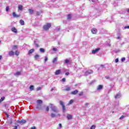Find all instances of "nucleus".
<instances>
[{
  "label": "nucleus",
  "instance_id": "1",
  "mask_svg": "<svg viewBox=\"0 0 129 129\" xmlns=\"http://www.w3.org/2000/svg\"><path fill=\"white\" fill-rule=\"evenodd\" d=\"M51 28V23H47L46 25L43 26V30L45 31H48L49 29Z\"/></svg>",
  "mask_w": 129,
  "mask_h": 129
},
{
  "label": "nucleus",
  "instance_id": "2",
  "mask_svg": "<svg viewBox=\"0 0 129 129\" xmlns=\"http://www.w3.org/2000/svg\"><path fill=\"white\" fill-rule=\"evenodd\" d=\"M60 105L62 106V109L63 112H66V108H65V105H64V102L62 101H59Z\"/></svg>",
  "mask_w": 129,
  "mask_h": 129
},
{
  "label": "nucleus",
  "instance_id": "3",
  "mask_svg": "<svg viewBox=\"0 0 129 129\" xmlns=\"http://www.w3.org/2000/svg\"><path fill=\"white\" fill-rule=\"evenodd\" d=\"M92 73H93V71L89 70L85 72L84 75L85 76H88V75H90V74H92Z\"/></svg>",
  "mask_w": 129,
  "mask_h": 129
},
{
  "label": "nucleus",
  "instance_id": "4",
  "mask_svg": "<svg viewBox=\"0 0 129 129\" xmlns=\"http://www.w3.org/2000/svg\"><path fill=\"white\" fill-rule=\"evenodd\" d=\"M50 108H51L52 111L54 112H57V108L53 104H50Z\"/></svg>",
  "mask_w": 129,
  "mask_h": 129
},
{
  "label": "nucleus",
  "instance_id": "5",
  "mask_svg": "<svg viewBox=\"0 0 129 129\" xmlns=\"http://www.w3.org/2000/svg\"><path fill=\"white\" fill-rule=\"evenodd\" d=\"M100 48L98 47L96 48L95 50H93L92 51V54H96L97 53H98V51H100Z\"/></svg>",
  "mask_w": 129,
  "mask_h": 129
},
{
  "label": "nucleus",
  "instance_id": "6",
  "mask_svg": "<svg viewBox=\"0 0 129 129\" xmlns=\"http://www.w3.org/2000/svg\"><path fill=\"white\" fill-rule=\"evenodd\" d=\"M26 122H27V121L25 120H19L18 121V123H20V124H24V123H26Z\"/></svg>",
  "mask_w": 129,
  "mask_h": 129
},
{
  "label": "nucleus",
  "instance_id": "7",
  "mask_svg": "<svg viewBox=\"0 0 129 129\" xmlns=\"http://www.w3.org/2000/svg\"><path fill=\"white\" fill-rule=\"evenodd\" d=\"M103 89V86L100 85L97 87V90H102Z\"/></svg>",
  "mask_w": 129,
  "mask_h": 129
},
{
  "label": "nucleus",
  "instance_id": "8",
  "mask_svg": "<svg viewBox=\"0 0 129 129\" xmlns=\"http://www.w3.org/2000/svg\"><path fill=\"white\" fill-rule=\"evenodd\" d=\"M91 32L92 34H95L97 33V29H96V28H93L91 29Z\"/></svg>",
  "mask_w": 129,
  "mask_h": 129
},
{
  "label": "nucleus",
  "instance_id": "9",
  "mask_svg": "<svg viewBox=\"0 0 129 129\" xmlns=\"http://www.w3.org/2000/svg\"><path fill=\"white\" fill-rule=\"evenodd\" d=\"M121 95H120V93H118L115 96V99H117V98H120Z\"/></svg>",
  "mask_w": 129,
  "mask_h": 129
},
{
  "label": "nucleus",
  "instance_id": "10",
  "mask_svg": "<svg viewBox=\"0 0 129 129\" xmlns=\"http://www.w3.org/2000/svg\"><path fill=\"white\" fill-rule=\"evenodd\" d=\"M35 51V49L32 48L31 49L29 50L28 51V55H31L32 53Z\"/></svg>",
  "mask_w": 129,
  "mask_h": 129
},
{
  "label": "nucleus",
  "instance_id": "11",
  "mask_svg": "<svg viewBox=\"0 0 129 129\" xmlns=\"http://www.w3.org/2000/svg\"><path fill=\"white\" fill-rule=\"evenodd\" d=\"M71 19H72V16H71V14H68L67 16L68 21H71Z\"/></svg>",
  "mask_w": 129,
  "mask_h": 129
},
{
  "label": "nucleus",
  "instance_id": "12",
  "mask_svg": "<svg viewBox=\"0 0 129 129\" xmlns=\"http://www.w3.org/2000/svg\"><path fill=\"white\" fill-rule=\"evenodd\" d=\"M13 16L14 17V18H19V17H20L21 15H17V14H16V12H14L13 13Z\"/></svg>",
  "mask_w": 129,
  "mask_h": 129
},
{
  "label": "nucleus",
  "instance_id": "13",
  "mask_svg": "<svg viewBox=\"0 0 129 129\" xmlns=\"http://www.w3.org/2000/svg\"><path fill=\"white\" fill-rule=\"evenodd\" d=\"M61 73V70H56L55 72V75H59Z\"/></svg>",
  "mask_w": 129,
  "mask_h": 129
},
{
  "label": "nucleus",
  "instance_id": "14",
  "mask_svg": "<svg viewBox=\"0 0 129 129\" xmlns=\"http://www.w3.org/2000/svg\"><path fill=\"white\" fill-rule=\"evenodd\" d=\"M71 93L72 94H73L74 95H75L76 94H77V93H78V90H75V91L72 92Z\"/></svg>",
  "mask_w": 129,
  "mask_h": 129
},
{
  "label": "nucleus",
  "instance_id": "15",
  "mask_svg": "<svg viewBox=\"0 0 129 129\" xmlns=\"http://www.w3.org/2000/svg\"><path fill=\"white\" fill-rule=\"evenodd\" d=\"M11 30L12 31V32H13L14 33H18V30H17V29L16 28V27H13L12 28Z\"/></svg>",
  "mask_w": 129,
  "mask_h": 129
},
{
  "label": "nucleus",
  "instance_id": "16",
  "mask_svg": "<svg viewBox=\"0 0 129 129\" xmlns=\"http://www.w3.org/2000/svg\"><path fill=\"white\" fill-rule=\"evenodd\" d=\"M20 24L21 25V26H24L25 25V22L23 20H20Z\"/></svg>",
  "mask_w": 129,
  "mask_h": 129
},
{
  "label": "nucleus",
  "instance_id": "17",
  "mask_svg": "<svg viewBox=\"0 0 129 129\" xmlns=\"http://www.w3.org/2000/svg\"><path fill=\"white\" fill-rule=\"evenodd\" d=\"M39 58H40V55L36 54L34 56V59L35 60H39Z\"/></svg>",
  "mask_w": 129,
  "mask_h": 129
},
{
  "label": "nucleus",
  "instance_id": "18",
  "mask_svg": "<svg viewBox=\"0 0 129 129\" xmlns=\"http://www.w3.org/2000/svg\"><path fill=\"white\" fill-rule=\"evenodd\" d=\"M18 10L19 11H23V6L22 5H19L18 6Z\"/></svg>",
  "mask_w": 129,
  "mask_h": 129
},
{
  "label": "nucleus",
  "instance_id": "19",
  "mask_svg": "<svg viewBox=\"0 0 129 129\" xmlns=\"http://www.w3.org/2000/svg\"><path fill=\"white\" fill-rule=\"evenodd\" d=\"M67 118L68 119H72V115H70V114H68L67 116Z\"/></svg>",
  "mask_w": 129,
  "mask_h": 129
},
{
  "label": "nucleus",
  "instance_id": "20",
  "mask_svg": "<svg viewBox=\"0 0 129 129\" xmlns=\"http://www.w3.org/2000/svg\"><path fill=\"white\" fill-rule=\"evenodd\" d=\"M73 102H74V100L73 99H71L68 103V105H70L71 104H72Z\"/></svg>",
  "mask_w": 129,
  "mask_h": 129
},
{
  "label": "nucleus",
  "instance_id": "21",
  "mask_svg": "<svg viewBox=\"0 0 129 129\" xmlns=\"http://www.w3.org/2000/svg\"><path fill=\"white\" fill-rule=\"evenodd\" d=\"M29 12L30 15H33L34 14V10L32 9H29Z\"/></svg>",
  "mask_w": 129,
  "mask_h": 129
},
{
  "label": "nucleus",
  "instance_id": "22",
  "mask_svg": "<svg viewBox=\"0 0 129 129\" xmlns=\"http://www.w3.org/2000/svg\"><path fill=\"white\" fill-rule=\"evenodd\" d=\"M15 54V52H14V51H11L9 52V55L10 56H13Z\"/></svg>",
  "mask_w": 129,
  "mask_h": 129
},
{
  "label": "nucleus",
  "instance_id": "23",
  "mask_svg": "<svg viewBox=\"0 0 129 129\" xmlns=\"http://www.w3.org/2000/svg\"><path fill=\"white\" fill-rule=\"evenodd\" d=\"M37 102L38 104H42V103H43V101H42L41 100H38L37 101Z\"/></svg>",
  "mask_w": 129,
  "mask_h": 129
},
{
  "label": "nucleus",
  "instance_id": "24",
  "mask_svg": "<svg viewBox=\"0 0 129 129\" xmlns=\"http://www.w3.org/2000/svg\"><path fill=\"white\" fill-rule=\"evenodd\" d=\"M34 44H35V47H36V48H39V44H38L37 43V41H36V40H34Z\"/></svg>",
  "mask_w": 129,
  "mask_h": 129
},
{
  "label": "nucleus",
  "instance_id": "25",
  "mask_svg": "<svg viewBox=\"0 0 129 129\" xmlns=\"http://www.w3.org/2000/svg\"><path fill=\"white\" fill-rule=\"evenodd\" d=\"M69 62H70V60H69V59H65L64 60V63L66 64H69Z\"/></svg>",
  "mask_w": 129,
  "mask_h": 129
},
{
  "label": "nucleus",
  "instance_id": "26",
  "mask_svg": "<svg viewBox=\"0 0 129 129\" xmlns=\"http://www.w3.org/2000/svg\"><path fill=\"white\" fill-rule=\"evenodd\" d=\"M50 116L51 117L53 118L54 117H56V114H54L53 113H52L51 114H50Z\"/></svg>",
  "mask_w": 129,
  "mask_h": 129
},
{
  "label": "nucleus",
  "instance_id": "27",
  "mask_svg": "<svg viewBox=\"0 0 129 129\" xmlns=\"http://www.w3.org/2000/svg\"><path fill=\"white\" fill-rule=\"evenodd\" d=\"M40 52H41L42 53H44L45 52V49L43 48H40Z\"/></svg>",
  "mask_w": 129,
  "mask_h": 129
},
{
  "label": "nucleus",
  "instance_id": "28",
  "mask_svg": "<svg viewBox=\"0 0 129 129\" xmlns=\"http://www.w3.org/2000/svg\"><path fill=\"white\" fill-rule=\"evenodd\" d=\"M56 61H57V57H55L52 60L53 64H54V63H56Z\"/></svg>",
  "mask_w": 129,
  "mask_h": 129
},
{
  "label": "nucleus",
  "instance_id": "29",
  "mask_svg": "<svg viewBox=\"0 0 129 129\" xmlns=\"http://www.w3.org/2000/svg\"><path fill=\"white\" fill-rule=\"evenodd\" d=\"M66 91H70V90H71V88L70 87L64 89Z\"/></svg>",
  "mask_w": 129,
  "mask_h": 129
},
{
  "label": "nucleus",
  "instance_id": "30",
  "mask_svg": "<svg viewBox=\"0 0 129 129\" xmlns=\"http://www.w3.org/2000/svg\"><path fill=\"white\" fill-rule=\"evenodd\" d=\"M15 75H17V76H19V75H21V73L20 72H17L15 73Z\"/></svg>",
  "mask_w": 129,
  "mask_h": 129
},
{
  "label": "nucleus",
  "instance_id": "31",
  "mask_svg": "<svg viewBox=\"0 0 129 129\" xmlns=\"http://www.w3.org/2000/svg\"><path fill=\"white\" fill-rule=\"evenodd\" d=\"M100 67L101 69H103L105 68L104 65H103V64H101L100 66Z\"/></svg>",
  "mask_w": 129,
  "mask_h": 129
},
{
  "label": "nucleus",
  "instance_id": "32",
  "mask_svg": "<svg viewBox=\"0 0 129 129\" xmlns=\"http://www.w3.org/2000/svg\"><path fill=\"white\" fill-rule=\"evenodd\" d=\"M30 90H34V86L33 85H31L30 87Z\"/></svg>",
  "mask_w": 129,
  "mask_h": 129
},
{
  "label": "nucleus",
  "instance_id": "33",
  "mask_svg": "<svg viewBox=\"0 0 129 129\" xmlns=\"http://www.w3.org/2000/svg\"><path fill=\"white\" fill-rule=\"evenodd\" d=\"M60 30V26H58L57 28H56V32H59Z\"/></svg>",
  "mask_w": 129,
  "mask_h": 129
},
{
  "label": "nucleus",
  "instance_id": "34",
  "mask_svg": "<svg viewBox=\"0 0 129 129\" xmlns=\"http://www.w3.org/2000/svg\"><path fill=\"white\" fill-rule=\"evenodd\" d=\"M5 97H2V98H1V99H0V103L2 102V101H3V100H5Z\"/></svg>",
  "mask_w": 129,
  "mask_h": 129
},
{
  "label": "nucleus",
  "instance_id": "35",
  "mask_svg": "<svg viewBox=\"0 0 129 129\" xmlns=\"http://www.w3.org/2000/svg\"><path fill=\"white\" fill-rule=\"evenodd\" d=\"M6 10V12H9V11L10 10V7L9 6H7Z\"/></svg>",
  "mask_w": 129,
  "mask_h": 129
},
{
  "label": "nucleus",
  "instance_id": "36",
  "mask_svg": "<svg viewBox=\"0 0 129 129\" xmlns=\"http://www.w3.org/2000/svg\"><path fill=\"white\" fill-rule=\"evenodd\" d=\"M121 62H124V61H125V57H122L121 59Z\"/></svg>",
  "mask_w": 129,
  "mask_h": 129
},
{
  "label": "nucleus",
  "instance_id": "37",
  "mask_svg": "<svg viewBox=\"0 0 129 129\" xmlns=\"http://www.w3.org/2000/svg\"><path fill=\"white\" fill-rule=\"evenodd\" d=\"M46 61H48V57L45 56L44 57V62H46Z\"/></svg>",
  "mask_w": 129,
  "mask_h": 129
},
{
  "label": "nucleus",
  "instance_id": "38",
  "mask_svg": "<svg viewBox=\"0 0 129 129\" xmlns=\"http://www.w3.org/2000/svg\"><path fill=\"white\" fill-rule=\"evenodd\" d=\"M13 50H17V45L13 46Z\"/></svg>",
  "mask_w": 129,
  "mask_h": 129
},
{
  "label": "nucleus",
  "instance_id": "39",
  "mask_svg": "<svg viewBox=\"0 0 129 129\" xmlns=\"http://www.w3.org/2000/svg\"><path fill=\"white\" fill-rule=\"evenodd\" d=\"M90 129H95V125H92L90 128Z\"/></svg>",
  "mask_w": 129,
  "mask_h": 129
},
{
  "label": "nucleus",
  "instance_id": "40",
  "mask_svg": "<svg viewBox=\"0 0 129 129\" xmlns=\"http://www.w3.org/2000/svg\"><path fill=\"white\" fill-rule=\"evenodd\" d=\"M95 82H96V80L92 81L90 83V84H93L94 83H95Z\"/></svg>",
  "mask_w": 129,
  "mask_h": 129
},
{
  "label": "nucleus",
  "instance_id": "41",
  "mask_svg": "<svg viewBox=\"0 0 129 129\" xmlns=\"http://www.w3.org/2000/svg\"><path fill=\"white\" fill-rule=\"evenodd\" d=\"M113 88V87L112 86H111V88L110 90H109L108 93H109V92H110V91H111L112 90Z\"/></svg>",
  "mask_w": 129,
  "mask_h": 129
},
{
  "label": "nucleus",
  "instance_id": "42",
  "mask_svg": "<svg viewBox=\"0 0 129 129\" xmlns=\"http://www.w3.org/2000/svg\"><path fill=\"white\" fill-rule=\"evenodd\" d=\"M123 118H124V115H121L119 118V119H123Z\"/></svg>",
  "mask_w": 129,
  "mask_h": 129
},
{
  "label": "nucleus",
  "instance_id": "43",
  "mask_svg": "<svg viewBox=\"0 0 129 129\" xmlns=\"http://www.w3.org/2000/svg\"><path fill=\"white\" fill-rule=\"evenodd\" d=\"M79 95V96H82L83 95V92H81Z\"/></svg>",
  "mask_w": 129,
  "mask_h": 129
},
{
  "label": "nucleus",
  "instance_id": "44",
  "mask_svg": "<svg viewBox=\"0 0 129 129\" xmlns=\"http://www.w3.org/2000/svg\"><path fill=\"white\" fill-rule=\"evenodd\" d=\"M15 55H16V56H19V52L17 50L15 51Z\"/></svg>",
  "mask_w": 129,
  "mask_h": 129
},
{
  "label": "nucleus",
  "instance_id": "45",
  "mask_svg": "<svg viewBox=\"0 0 129 129\" xmlns=\"http://www.w3.org/2000/svg\"><path fill=\"white\" fill-rule=\"evenodd\" d=\"M52 50L54 51V52H56V51H57V48L56 47H53Z\"/></svg>",
  "mask_w": 129,
  "mask_h": 129
},
{
  "label": "nucleus",
  "instance_id": "46",
  "mask_svg": "<svg viewBox=\"0 0 129 129\" xmlns=\"http://www.w3.org/2000/svg\"><path fill=\"white\" fill-rule=\"evenodd\" d=\"M61 81L62 82H65V81H66V79H65V78H62Z\"/></svg>",
  "mask_w": 129,
  "mask_h": 129
},
{
  "label": "nucleus",
  "instance_id": "47",
  "mask_svg": "<svg viewBox=\"0 0 129 129\" xmlns=\"http://www.w3.org/2000/svg\"><path fill=\"white\" fill-rule=\"evenodd\" d=\"M115 63H117L118 62V58H116L115 59Z\"/></svg>",
  "mask_w": 129,
  "mask_h": 129
},
{
  "label": "nucleus",
  "instance_id": "48",
  "mask_svg": "<svg viewBox=\"0 0 129 129\" xmlns=\"http://www.w3.org/2000/svg\"><path fill=\"white\" fill-rule=\"evenodd\" d=\"M36 16H40V13L39 12H36Z\"/></svg>",
  "mask_w": 129,
  "mask_h": 129
},
{
  "label": "nucleus",
  "instance_id": "49",
  "mask_svg": "<svg viewBox=\"0 0 129 129\" xmlns=\"http://www.w3.org/2000/svg\"><path fill=\"white\" fill-rule=\"evenodd\" d=\"M85 105L86 106H88L89 105V103H86L85 104Z\"/></svg>",
  "mask_w": 129,
  "mask_h": 129
},
{
  "label": "nucleus",
  "instance_id": "50",
  "mask_svg": "<svg viewBox=\"0 0 129 129\" xmlns=\"http://www.w3.org/2000/svg\"><path fill=\"white\" fill-rule=\"evenodd\" d=\"M63 24H67V21L66 20H63Z\"/></svg>",
  "mask_w": 129,
  "mask_h": 129
},
{
  "label": "nucleus",
  "instance_id": "51",
  "mask_svg": "<svg viewBox=\"0 0 129 129\" xmlns=\"http://www.w3.org/2000/svg\"><path fill=\"white\" fill-rule=\"evenodd\" d=\"M124 29H129V26H125Z\"/></svg>",
  "mask_w": 129,
  "mask_h": 129
},
{
  "label": "nucleus",
  "instance_id": "52",
  "mask_svg": "<svg viewBox=\"0 0 129 129\" xmlns=\"http://www.w3.org/2000/svg\"><path fill=\"white\" fill-rule=\"evenodd\" d=\"M46 111H49V107H46Z\"/></svg>",
  "mask_w": 129,
  "mask_h": 129
},
{
  "label": "nucleus",
  "instance_id": "53",
  "mask_svg": "<svg viewBox=\"0 0 129 129\" xmlns=\"http://www.w3.org/2000/svg\"><path fill=\"white\" fill-rule=\"evenodd\" d=\"M59 127L61 128V127H62V124L59 123Z\"/></svg>",
  "mask_w": 129,
  "mask_h": 129
},
{
  "label": "nucleus",
  "instance_id": "54",
  "mask_svg": "<svg viewBox=\"0 0 129 129\" xmlns=\"http://www.w3.org/2000/svg\"><path fill=\"white\" fill-rule=\"evenodd\" d=\"M106 79H109V76L105 77Z\"/></svg>",
  "mask_w": 129,
  "mask_h": 129
},
{
  "label": "nucleus",
  "instance_id": "55",
  "mask_svg": "<svg viewBox=\"0 0 129 129\" xmlns=\"http://www.w3.org/2000/svg\"><path fill=\"white\" fill-rule=\"evenodd\" d=\"M31 129H36V127L35 126H33L31 128Z\"/></svg>",
  "mask_w": 129,
  "mask_h": 129
},
{
  "label": "nucleus",
  "instance_id": "56",
  "mask_svg": "<svg viewBox=\"0 0 129 129\" xmlns=\"http://www.w3.org/2000/svg\"><path fill=\"white\" fill-rule=\"evenodd\" d=\"M69 75V72L66 73V75L68 76Z\"/></svg>",
  "mask_w": 129,
  "mask_h": 129
},
{
  "label": "nucleus",
  "instance_id": "57",
  "mask_svg": "<svg viewBox=\"0 0 129 129\" xmlns=\"http://www.w3.org/2000/svg\"><path fill=\"white\" fill-rule=\"evenodd\" d=\"M37 90H41V87H38L37 88Z\"/></svg>",
  "mask_w": 129,
  "mask_h": 129
},
{
  "label": "nucleus",
  "instance_id": "58",
  "mask_svg": "<svg viewBox=\"0 0 129 129\" xmlns=\"http://www.w3.org/2000/svg\"><path fill=\"white\" fill-rule=\"evenodd\" d=\"M2 58H3V56H2V55H0V60H2Z\"/></svg>",
  "mask_w": 129,
  "mask_h": 129
},
{
  "label": "nucleus",
  "instance_id": "59",
  "mask_svg": "<svg viewBox=\"0 0 129 129\" xmlns=\"http://www.w3.org/2000/svg\"><path fill=\"white\" fill-rule=\"evenodd\" d=\"M57 44H58V45H60V41H58Z\"/></svg>",
  "mask_w": 129,
  "mask_h": 129
},
{
  "label": "nucleus",
  "instance_id": "60",
  "mask_svg": "<svg viewBox=\"0 0 129 129\" xmlns=\"http://www.w3.org/2000/svg\"><path fill=\"white\" fill-rule=\"evenodd\" d=\"M53 90H54V89H53V88H52V89L50 90L51 91H53Z\"/></svg>",
  "mask_w": 129,
  "mask_h": 129
},
{
  "label": "nucleus",
  "instance_id": "61",
  "mask_svg": "<svg viewBox=\"0 0 129 129\" xmlns=\"http://www.w3.org/2000/svg\"><path fill=\"white\" fill-rule=\"evenodd\" d=\"M15 128H18V126H15Z\"/></svg>",
  "mask_w": 129,
  "mask_h": 129
},
{
  "label": "nucleus",
  "instance_id": "62",
  "mask_svg": "<svg viewBox=\"0 0 129 129\" xmlns=\"http://www.w3.org/2000/svg\"><path fill=\"white\" fill-rule=\"evenodd\" d=\"M127 12L129 13V9H127Z\"/></svg>",
  "mask_w": 129,
  "mask_h": 129
},
{
  "label": "nucleus",
  "instance_id": "63",
  "mask_svg": "<svg viewBox=\"0 0 129 129\" xmlns=\"http://www.w3.org/2000/svg\"><path fill=\"white\" fill-rule=\"evenodd\" d=\"M92 3H94V0H92Z\"/></svg>",
  "mask_w": 129,
  "mask_h": 129
},
{
  "label": "nucleus",
  "instance_id": "64",
  "mask_svg": "<svg viewBox=\"0 0 129 129\" xmlns=\"http://www.w3.org/2000/svg\"><path fill=\"white\" fill-rule=\"evenodd\" d=\"M97 70H100V68L97 69Z\"/></svg>",
  "mask_w": 129,
  "mask_h": 129
}]
</instances>
